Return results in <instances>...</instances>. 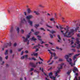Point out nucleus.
<instances>
[{"label":"nucleus","instance_id":"obj_12","mask_svg":"<svg viewBox=\"0 0 80 80\" xmlns=\"http://www.w3.org/2000/svg\"><path fill=\"white\" fill-rule=\"evenodd\" d=\"M26 20L25 18H23V20L21 21V23H26Z\"/></svg>","mask_w":80,"mask_h":80},{"label":"nucleus","instance_id":"obj_3","mask_svg":"<svg viewBox=\"0 0 80 80\" xmlns=\"http://www.w3.org/2000/svg\"><path fill=\"white\" fill-rule=\"evenodd\" d=\"M63 65H64V63H62L61 64L59 65V66L58 67V70L57 71L56 73H59V72H60V69H62V68Z\"/></svg>","mask_w":80,"mask_h":80},{"label":"nucleus","instance_id":"obj_13","mask_svg":"<svg viewBox=\"0 0 80 80\" xmlns=\"http://www.w3.org/2000/svg\"><path fill=\"white\" fill-rule=\"evenodd\" d=\"M27 11H28V13H32V11H31V10H30V8H28V10H27Z\"/></svg>","mask_w":80,"mask_h":80},{"label":"nucleus","instance_id":"obj_16","mask_svg":"<svg viewBox=\"0 0 80 80\" xmlns=\"http://www.w3.org/2000/svg\"><path fill=\"white\" fill-rule=\"evenodd\" d=\"M28 22L29 23V25H30L31 26H32V22L30 21L29 20L28 21Z\"/></svg>","mask_w":80,"mask_h":80},{"label":"nucleus","instance_id":"obj_49","mask_svg":"<svg viewBox=\"0 0 80 80\" xmlns=\"http://www.w3.org/2000/svg\"><path fill=\"white\" fill-rule=\"evenodd\" d=\"M34 56H37L38 55V54L37 53H34Z\"/></svg>","mask_w":80,"mask_h":80},{"label":"nucleus","instance_id":"obj_57","mask_svg":"<svg viewBox=\"0 0 80 80\" xmlns=\"http://www.w3.org/2000/svg\"><path fill=\"white\" fill-rule=\"evenodd\" d=\"M76 40L77 41H79V38H77L76 39Z\"/></svg>","mask_w":80,"mask_h":80},{"label":"nucleus","instance_id":"obj_20","mask_svg":"<svg viewBox=\"0 0 80 80\" xmlns=\"http://www.w3.org/2000/svg\"><path fill=\"white\" fill-rule=\"evenodd\" d=\"M38 33H39V32H36L34 33V34L35 35H37Z\"/></svg>","mask_w":80,"mask_h":80},{"label":"nucleus","instance_id":"obj_8","mask_svg":"<svg viewBox=\"0 0 80 80\" xmlns=\"http://www.w3.org/2000/svg\"><path fill=\"white\" fill-rule=\"evenodd\" d=\"M48 52H49L51 55V57H50V60H52V58L53 57V55H52L53 53L52 52H51V51H50V50H48Z\"/></svg>","mask_w":80,"mask_h":80},{"label":"nucleus","instance_id":"obj_17","mask_svg":"<svg viewBox=\"0 0 80 80\" xmlns=\"http://www.w3.org/2000/svg\"><path fill=\"white\" fill-rule=\"evenodd\" d=\"M39 46H40V44H38V45H36L33 47V48H36L37 47H38Z\"/></svg>","mask_w":80,"mask_h":80},{"label":"nucleus","instance_id":"obj_45","mask_svg":"<svg viewBox=\"0 0 80 80\" xmlns=\"http://www.w3.org/2000/svg\"><path fill=\"white\" fill-rule=\"evenodd\" d=\"M32 60H34V61H35L36 60V59L34 58H32Z\"/></svg>","mask_w":80,"mask_h":80},{"label":"nucleus","instance_id":"obj_46","mask_svg":"<svg viewBox=\"0 0 80 80\" xmlns=\"http://www.w3.org/2000/svg\"><path fill=\"white\" fill-rule=\"evenodd\" d=\"M53 62H54L53 61H52V62L51 63L49 64V65H52V63H53Z\"/></svg>","mask_w":80,"mask_h":80},{"label":"nucleus","instance_id":"obj_26","mask_svg":"<svg viewBox=\"0 0 80 80\" xmlns=\"http://www.w3.org/2000/svg\"><path fill=\"white\" fill-rule=\"evenodd\" d=\"M30 36L28 35H27L26 36V38H27L28 39V38H30Z\"/></svg>","mask_w":80,"mask_h":80},{"label":"nucleus","instance_id":"obj_1","mask_svg":"<svg viewBox=\"0 0 80 80\" xmlns=\"http://www.w3.org/2000/svg\"><path fill=\"white\" fill-rule=\"evenodd\" d=\"M67 30L66 31V32L64 33H63V31L62 30H61V32L62 33V34L64 35V37L67 38L70 37V35H73V32H74L75 30L73 29H71L68 33V28H67Z\"/></svg>","mask_w":80,"mask_h":80},{"label":"nucleus","instance_id":"obj_18","mask_svg":"<svg viewBox=\"0 0 80 80\" xmlns=\"http://www.w3.org/2000/svg\"><path fill=\"white\" fill-rule=\"evenodd\" d=\"M12 32H13V28L12 27L11 30H10V32L12 33Z\"/></svg>","mask_w":80,"mask_h":80},{"label":"nucleus","instance_id":"obj_59","mask_svg":"<svg viewBox=\"0 0 80 80\" xmlns=\"http://www.w3.org/2000/svg\"><path fill=\"white\" fill-rule=\"evenodd\" d=\"M25 52L26 53H28V51H25Z\"/></svg>","mask_w":80,"mask_h":80},{"label":"nucleus","instance_id":"obj_42","mask_svg":"<svg viewBox=\"0 0 80 80\" xmlns=\"http://www.w3.org/2000/svg\"><path fill=\"white\" fill-rule=\"evenodd\" d=\"M24 58H25V56H23L21 58V59H22V60L23 59H24Z\"/></svg>","mask_w":80,"mask_h":80},{"label":"nucleus","instance_id":"obj_31","mask_svg":"<svg viewBox=\"0 0 80 80\" xmlns=\"http://www.w3.org/2000/svg\"><path fill=\"white\" fill-rule=\"evenodd\" d=\"M39 7H42V8L45 7L44 6H42V5L41 4H39Z\"/></svg>","mask_w":80,"mask_h":80},{"label":"nucleus","instance_id":"obj_24","mask_svg":"<svg viewBox=\"0 0 80 80\" xmlns=\"http://www.w3.org/2000/svg\"><path fill=\"white\" fill-rule=\"evenodd\" d=\"M52 78H51V79H53V80H56V78L55 77H54L53 76H52Z\"/></svg>","mask_w":80,"mask_h":80},{"label":"nucleus","instance_id":"obj_54","mask_svg":"<svg viewBox=\"0 0 80 80\" xmlns=\"http://www.w3.org/2000/svg\"><path fill=\"white\" fill-rule=\"evenodd\" d=\"M77 36L78 37H80V35L79 34H78L77 35Z\"/></svg>","mask_w":80,"mask_h":80},{"label":"nucleus","instance_id":"obj_7","mask_svg":"<svg viewBox=\"0 0 80 80\" xmlns=\"http://www.w3.org/2000/svg\"><path fill=\"white\" fill-rule=\"evenodd\" d=\"M76 43H77V44H78V45L77 46L76 48H77V49H80V41H77Z\"/></svg>","mask_w":80,"mask_h":80},{"label":"nucleus","instance_id":"obj_37","mask_svg":"<svg viewBox=\"0 0 80 80\" xmlns=\"http://www.w3.org/2000/svg\"><path fill=\"white\" fill-rule=\"evenodd\" d=\"M71 50H72L73 52H75V49H71Z\"/></svg>","mask_w":80,"mask_h":80},{"label":"nucleus","instance_id":"obj_38","mask_svg":"<svg viewBox=\"0 0 80 80\" xmlns=\"http://www.w3.org/2000/svg\"><path fill=\"white\" fill-rule=\"evenodd\" d=\"M47 27H49V28H53V27H52L51 26H50L49 25H48L47 24Z\"/></svg>","mask_w":80,"mask_h":80},{"label":"nucleus","instance_id":"obj_52","mask_svg":"<svg viewBox=\"0 0 80 80\" xmlns=\"http://www.w3.org/2000/svg\"><path fill=\"white\" fill-rule=\"evenodd\" d=\"M80 55V54H76L75 56L76 57H78V55Z\"/></svg>","mask_w":80,"mask_h":80},{"label":"nucleus","instance_id":"obj_35","mask_svg":"<svg viewBox=\"0 0 80 80\" xmlns=\"http://www.w3.org/2000/svg\"><path fill=\"white\" fill-rule=\"evenodd\" d=\"M59 27L60 28V29L61 30H62V29H63V28L62 27V26H60Z\"/></svg>","mask_w":80,"mask_h":80},{"label":"nucleus","instance_id":"obj_62","mask_svg":"<svg viewBox=\"0 0 80 80\" xmlns=\"http://www.w3.org/2000/svg\"><path fill=\"white\" fill-rule=\"evenodd\" d=\"M72 48H75V46H71Z\"/></svg>","mask_w":80,"mask_h":80},{"label":"nucleus","instance_id":"obj_2","mask_svg":"<svg viewBox=\"0 0 80 80\" xmlns=\"http://www.w3.org/2000/svg\"><path fill=\"white\" fill-rule=\"evenodd\" d=\"M73 55V53H70L69 54V55H66L65 56V58H66L67 62H69L70 65H71V67H73V64L72 63V62H70H70H72V59H71V58H70L69 59H68V58H69V57H70V55Z\"/></svg>","mask_w":80,"mask_h":80},{"label":"nucleus","instance_id":"obj_63","mask_svg":"<svg viewBox=\"0 0 80 80\" xmlns=\"http://www.w3.org/2000/svg\"><path fill=\"white\" fill-rule=\"evenodd\" d=\"M37 37L38 38H41V36H37Z\"/></svg>","mask_w":80,"mask_h":80},{"label":"nucleus","instance_id":"obj_44","mask_svg":"<svg viewBox=\"0 0 80 80\" xmlns=\"http://www.w3.org/2000/svg\"><path fill=\"white\" fill-rule=\"evenodd\" d=\"M50 38H53V36L52 35V34H50Z\"/></svg>","mask_w":80,"mask_h":80},{"label":"nucleus","instance_id":"obj_28","mask_svg":"<svg viewBox=\"0 0 80 80\" xmlns=\"http://www.w3.org/2000/svg\"><path fill=\"white\" fill-rule=\"evenodd\" d=\"M62 20L63 22H65V18H62Z\"/></svg>","mask_w":80,"mask_h":80},{"label":"nucleus","instance_id":"obj_30","mask_svg":"<svg viewBox=\"0 0 80 80\" xmlns=\"http://www.w3.org/2000/svg\"><path fill=\"white\" fill-rule=\"evenodd\" d=\"M56 49H58V50H62V48H59L58 47H56Z\"/></svg>","mask_w":80,"mask_h":80},{"label":"nucleus","instance_id":"obj_15","mask_svg":"<svg viewBox=\"0 0 80 80\" xmlns=\"http://www.w3.org/2000/svg\"><path fill=\"white\" fill-rule=\"evenodd\" d=\"M31 40H33V41H36L37 40V39L35 38L34 37H32L31 39Z\"/></svg>","mask_w":80,"mask_h":80},{"label":"nucleus","instance_id":"obj_10","mask_svg":"<svg viewBox=\"0 0 80 80\" xmlns=\"http://www.w3.org/2000/svg\"><path fill=\"white\" fill-rule=\"evenodd\" d=\"M52 75H53V74L52 72H50L49 73V76L50 77V78H52Z\"/></svg>","mask_w":80,"mask_h":80},{"label":"nucleus","instance_id":"obj_64","mask_svg":"<svg viewBox=\"0 0 80 80\" xmlns=\"http://www.w3.org/2000/svg\"><path fill=\"white\" fill-rule=\"evenodd\" d=\"M76 58V56L75 55H74L73 57V58Z\"/></svg>","mask_w":80,"mask_h":80},{"label":"nucleus","instance_id":"obj_53","mask_svg":"<svg viewBox=\"0 0 80 80\" xmlns=\"http://www.w3.org/2000/svg\"><path fill=\"white\" fill-rule=\"evenodd\" d=\"M38 63H39V65H40V64L42 63V62H38Z\"/></svg>","mask_w":80,"mask_h":80},{"label":"nucleus","instance_id":"obj_61","mask_svg":"<svg viewBox=\"0 0 80 80\" xmlns=\"http://www.w3.org/2000/svg\"><path fill=\"white\" fill-rule=\"evenodd\" d=\"M14 47H16L17 46V44L16 43H15L14 44Z\"/></svg>","mask_w":80,"mask_h":80},{"label":"nucleus","instance_id":"obj_48","mask_svg":"<svg viewBox=\"0 0 80 80\" xmlns=\"http://www.w3.org/2000/svg\"><path fill=\"white\" fill-rule=\"evenodd\" d=\"M57 58H58V57H57V56L54 57V59H57Z\"/></svg>","mask_w":80,"mask_h":80},{"label":"nucleus","instance_id":"obj_5","mask_svg":"<svg viewBox=\"0 0 80 80\" xmlns=\"http://www.w3.org/2000/svg\"><path fill=\"white\" fill-rule=\"evenodd\" d=\"M11 45H12V43H11V42H10L9 43H6V44L4 46V47L5 48H7L8 46L11 47Z\"/></svg>","mask_w":80,"mask_h":80},{"label":"nucleus","instance_id":"obj_25","mask_svg":"<svg viewBox=\"0 0 80 80\" xmlns=\"http://www.w3.org/2000/svg\"><path fill=\"white\" fill-rule=\"evenodd\" d=\"M5 54L6 55H8V50H6L5 53Z\"/></svg>","mask_w":80,"mask_h":80},{"label":"nucleus","instance_id":"obj_19","mask_svg":"<svg viewBox=\"0 0 80 80\" xmlns=\"http://www.w3.org/2000/svg\"><path fill=\"white\" fill-rule=\"evenodd\" d=\"M38 27H39V24H35V27L37 29V28H38Z\"/></svg>","mask_w":80,"mask_h":80},{"label":"nucleus","instance_id":"obj_14","mask_svg":"<svg viewBox=\"0 0 80 80\" xmlns=\"http://www.w3.org/2000/svg\"><path fill=\"white\" fill-rule=\"evenodd\" d=\"M38 40H39L40 42H41V44H43V43H44V42L42 41V39L38 38Z\"/></svg>","mask_w":80,"mask_h":80},{"label":"nucleus","instance_id":"obj_22","mask_svg":"<svg viewBox=\"0 0 80 80\" xmlns=\"http://www.w3.org/2000/svg\"><path fill=\"white\" fill-rule=\"evenodd\" d=\"M16 30L17 31L18 33H19V31L20 30V29H19V27H18L16 29Z\"/></svg>","mask_w":80,"mask_h":80},{"label":"nucleus","instance_id":"obj_21","mask_svg":"<svg viewBox=\"0 0 80 80\" xmlns=\"http://www.w3.org/2000/svg\"><path fill=\"white\" fill-rule=\"evenodd\" d=\"M24 56V58H25L26 60H27V59H28V55H26Z\"/></svg>","mask_w":80,"mask_h":80},{"label":"nucleus","instance_id":"obj_58","mask_svg":"<svg viewBox=\"0 0 80 80\" xmlns=\"http://www.w3.org/2000/svg\"><path fill=\"white\" fill-rule=\"evenodd\" d=\"M36 14L37 15H40V14L38 12H36Z\"/></svg>","mask_w":80,"mask_h":80},{"label":"nucleus","instance_id":"obj_23","mask_svg":"<svg viewBox=\"0 0 80 80\" xmlns=\"http://www.w3.org/2000/svg\"><path fill=\"white\" fill-rule=\"evenodd\" d=\"M56 32L54 31H52L50 32V33H52V34H53V33H55Z\"/></svg>","mask_w":80,"mask_h":80},{"label":"nucleus","instance_id":"obj_32","mask_svg":"<svg viewBox=\"0 0 80 80\" xmlns=\"http://www.w3.org/2000/svg\"><path fill=\"white\" fill-rule=\"evenodd\" d=\"M70 73H71V71L68 72H67V74L68 75H70Z\"/></svg>","mask_w":80,"mask_h":80},{"label":"nucleus","instance_id":"obj_36","mask_svg":"<svg viewBox=\"0 0 80 80\" xmlns=\"http://www.w3.org/2000/svg\"><path fill=\"white\" fill-rule=\"evenodd\" d=\"M22 49H23V48H21L20 49H18V52H20V51L21 50H22Z\"/></svg>","mask_w":80,"mask_h":80},{"label":"nucleus","instance_id":"obj_55","mask_svg":"<svg viewBox=\"0 0 80 80\" xmlns=\"http://www.w3.org/2000/svg\"><path fill=\"white\" fill-rule=\"evenodd\" d=\"M8 56H7L5 57V58H6V60H7V59H8Z\"/></svg>","mask_w":80,"mask_h":80},{"label":"nucleus","instance_id":"obj_27","mask_svg":"<svg viewBox=\"0 0 80 80\" xmlns=\"http://www.w3.org/2000/svg\"><path fill=\"white\" fill-rule=\"evenodd\" d=\"M79 27H77L76 28V29H75V31L76 32H77V30H78V29H79Z\"/></svg>","mask_w":80,"mask_h":80},{"label":"nucleus","instance_id":"obj_56","mask_svg":"<svg viewBox=\"0 0 80 80\" xmlns=\"http://www.w3.org/2000/svg\"><path fill=\"white\" fill-rule=\"evenodd\" d=\"M50 20H51V21H53V18H52L50 19Z\"/></svg>","mask_w":80,"mask_h":80},{"label":"nucleus","instance_id":"obj_4","mask_svg":"<svg viewBox=\"0 0 80 80\" xmlns=\"http://www.w3.org/2000/svg\"><path fill=\"white\" fill-rule=\"evenodd\" d=\"M38 63V62H37L36 64H35L33 62H30L29 63L30 65L32 67H33L34 68H35L37 66V64Z\"/></svg>","mask_w":80,"mask_h":80},{"label":"nucleus","instance_id":"obj_60","mask_svg":"<svg viewBox=\"0 0 80 80\" xmlns=\"http://www.w3.org/2000/svg\"><path fill=\"white\" fill-rule=\"evenodd\" d=\"M34 69H33V68H32L31 69V71H33V70Z\"/></svg>","mask_w":80,"mask_h":80},{"label":"nucleus","instance_id":"obj_39","mask_svg":"<svg viewBox=\"0 0 80 80\" xmlns=\"http://www.w3.org/2000/svg\"><path fill=\"white\" fill-rule=\"evenodd\" d=\"M58 38L59 40H61V38H60V37L59 35H58Z\"/></svg>","mask_w":80,"mask_h":80},{"label":"nucleus","instance_id":"obj_50","mask_svg":"<svg viewBox=\"0 0 80 80\" xmlns=\"http://www.w3.org/2000/svg\"><path fill=\"white\" fill-rule=\"evenodd\" d=\"M39 58L40 60H41V61H42V62H43V60L40 57H39Z\"/></svg>","mask_w":80,"mask_h":80},{"label":"nucleus","instance_id":"obj_41","mask_svg":"<svg viewBox=\"0 0 80 80\" xmlns=\"http://www.w3.org/2000/svg\"><path fill=\"white\" fill-rule=\"evenodd\" d=\"M21 31L22 32V33H24V30L23 29H22Z\"/></svg>","mask_w":80,"mask_h":80},{"label":"nucleus","instance_id":"obj_43","mask_svg":"<svg viewBox=\"0 0 80 80\" xmlns=\"http://www.w3.org/2000/svg\"><path fill=\"white\" fill-rule=\"evenodd\" d=\"M71 42V45H72V44H73V40H72Z\"/></svg>","mask_w":80,"mask_h":80},{"label":"nucleus","instance_id":"obj_11","mask_svg":"<svg viewBox=\"0 0 80 80\" xmlns=\"http://www.w3.org/2000/svg\"><path fill=\"white\" fill-rule=\"evenodd\" d=\"M22 38H23V39H24L23 40V41L24 42H27V40H28V39L27 38H26V39H25V37H23Z\"/></svg>","mask_w":80,"mask_h":80},{"label":"nucleus","instance_id":"obj_47","mask_svg":"<svg viewBox=\"0 0 80 80\" xmlns=\"http://www.w3.org/2000/svg\"><path fill=\"white\" fill-rule=\"evenodd\" d=\"M75 80H78V79H77V76H75Z\"/></svg>","mask_w":80,"mask_h":80},{"label":"nucleus","instance_id":"obj_29","mask_svg":"<svg viewBox=\"0 0 80 80\" xmlns=\"http://www.w3.org/2000/svg\"><path fill=\"white\" fill-rule=\"evenodd\" d=\"M34 72H35V73H38H38H39V72L38 71H37L36 70H35L34 71Z\"/></svg>","mask_w":80,"mask_h":80},{"label":"nucleus","instance_id":"obj_33","mask_svg":"<svg viewBox=\"0 0 80 80\" xmlns=\"http://www.w3.org/2000/svg\"><path fill=\"white\" fill-rule=\"evenodd\" d=\"M40 29L41 30H43L44 31H45V29H44L43 28H40Z\"/></svg>","mask_w":80,"mask_h":80},{"label":"nucleus","instance_id":"obj_34","mask_svg":"<svg viewBox=\"0 0 80 80\" xmlns=\"http://www.w3.org/2000/svg\"><path fill=\"white\" fill-rule=\"evenodd\" d=\"M59 62H62V61H63V60L62 59H59Z\"/></svg>","mask_w":80,"mask_h":80},{"label":"nucleus","instance_id":"obj_51","mask_svg":"<svg viewBox=\"0 0 80 80\" xmlns=\"http://www.w3.org/2000/svg\"><path fill=\"white\" fill-rule=\"evenodd\" d=\"M0 61L2 62V57H0Z\"/></svg>","mask_w":80,"mask_h":80},{"label":"nucleus","instance_id":"obj_9","mask_svg":"<svg viewBox=\"0 0 80 80\" xmlns=\"http://www.w3.org/2000/svg\"><path fill=\"white\" fill-rule=\"evenodd\" d=\"M73 71V72H74V73H75V71H77V72H78V69L77 68H76V67H74Z\"/></svg>","mask_w":80,"mask_h":80},{"label":"nucleus","instance_id":"obj_40","mask_svg":"<svg viewBox=\"0 0 80 80\" xmlns=\"http://www.w3.org/2000/svg\"><path fill=\"white\" fill-rule=\"evenodd\" d=\"M12 52H13V51H12V49H10V53H12Z\"/></svg>","mask_w":80,"mask_h":80},{"label":"nucleus","instance_id":"obj_6","mask_svg":"<svg viewBox=\"0 0 80 80\" xmlns=\"http://www.w3.org/2000/svg\"><path fill=\"white\" fill-rule=\"evenodd\" d=\"M32 18H33V16L32 15H29L26 17V19L27 20H28V21H30Z\"/></svg>","mask_w":80,"mask_h":80}]
</instances>
